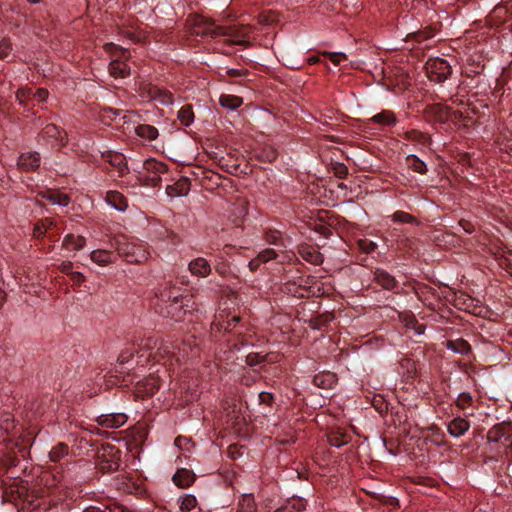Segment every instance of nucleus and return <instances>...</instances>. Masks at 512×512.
<instances>
[{"instance_id": "nucleus-57", "label": "nucleus", "mask_w": 512, "mask_h": 512, "mask_svg": "<svg viewBox=\"0 0 512 512\" xmlns=\"http://www.w3.org/2000/svg\"><path fill=\"white\" fill-rule=\"evenodd\" d=\"M458 224L463 228V230L466 233L471 234L475 231V226L470 221L461 219Z\"/></svg>"}, {"instance_id": "nucleus-58", "label": "nucleus", "mask_w": 512, "mask_h": 512, "mask_svg": "<svg viewBox=\"0 0 512 512\" xmlns=\"http://www.w3.org/2000/svg\"><path fill=\"white\" fill-rule=\"evenodd\" d=\"M247 74L246 69H229L227 70V75L230 77H242Z\"/></svg>"}, {"instance_id": "nucleus-31", "label": "nucleus", "mask_w": 512, "mask_h": 512, "mask_svg": "<svg viewBox=\"0 0 512 512\" xmlns=\"http://www.w3.org/2000/svg\"><path fill=\"white\" fill-rule=\"evenodd\" d=\"M90 257L93 262L101 266H105L112 262V253L108 250H93Z\"/></svg>"}, {"instance_id": "nucleus-51", "label": "nucleus", "mask_w": 512, "mask_h": 512, "mask_svg": "<svg viewBox=\"0 0 512 512\" xmlns=\"http://www.w3.org/2000/svg\"><path fill=\"white\" fill-rule=\"evenodd\" d=\"M266 359V356L260 355L259 353H249L246 356V363L249 366H255L259 363L264 362Z\"/></svg>"}, {"instance_id": "nucleus-63", "label": "nucleus", "mask_w": 512, "mask_h": 512, "mask_svg": "<svg viewBox=\"0 0 512 512\" xmlns=\"http://www.w3.org/2000/svg\"><path fill=\"white\" fill-rule=\"evenodd\" d=\"M261 263L260 260H258V257L256 259H253L249 262V267L251 270H256Z\"/></svg>"}, {"instance_id": "nucleus-38", "label": "nucleus", "mask_w": 512, "mask_h": 512, "mask_svg": "<svg viewBox=\"0 0 512 512\" xmlns=\"http://www.w3.org/2000/svg\"><path fill=\"white\" fill-rule=\"evenodd\" d=\"M428 112L435 115L436 119L438 121H445L448 119L449 116V109L446 106H443L442 104H433L427 108Z\"/></svg>"}, {"instance_id": "nucleus-56", "label": "nucleus", "mask_w": 512, "mask_h": 512, "mask_svg": "<svg viewBox=\"0 0 512 512\" xmlns=\"http://www.w3.org/2000/svg\"><path fill=\"white\" fill-rule=\"evenodd\" d=\"M49 96V92L45 88H39L35 93H33V97L37 99L39 102H44Z\"/></svg>"}, {"instance_id": "nucleus-43", "label": "nucleus", "mask_w": 512, "mask_h": 512, "mask_svg": "<svg viewBox=\"0 0 512 512\" xmlns=\"http://www.w3.org/2000/svg\"><path fill=\"white\" fill-rule=\"evenodd\" d=\"M331 170L334 175L340 179H344L348 175V168L344 163L334 162L331 164Z\"/></svg>"}, {"instance_id": "nucleus-59", "label": "nucleus", "mask_w": 512, "mask_h": 512, "mask_svg": "<svg viewBox=\"0 0 512 512\" xmlns=\"http://www.w3.org/2000/svg\"><path fill=\"white\" fill-rule=\"evenodd\" d=\"M59 268L65 274H72L73 263L71 261H64Z\"/></svg>"}, {"instance_id": "nucleus-55", "label": "nucleus", "mask_w": 512, "mask_h": 512, "mask_svg": "<svg viewBox=\"0 0 512 512\" xmlns=\"http://www.w3.org/2000/svg\"><path fill=\"white\" fill-rule=\"evenodd\" d=\"M122 35L134 43H138V42L142 41V39H143V37L140 34H137L136 32L131 31V30L122 31Z\"/></svg>"}, {"instance_id": "nucleus-53", "label": "nucleus", "mask_w": 512, "mask_h": 512, "mask_svg": "<svg viewBox=\"0 0 512 512\" xmlns=\"http://www.w3.org/2000/svg\"><path fill=\"white\" fill-rule=\"evenodd\" d=\"M329 442L332 446L341 447L347 443V440L343 435H330Z\"/></svg>"}, {"instance_id": "nucleus-17", "label": "nucleus", "mask_w": 512, "mask_h": 512, "mask_svg": "<svg viewBox=\"0 0 512 512\" xmlns=\"http://www.w3.org/2000/svg\"><path fill=\"white\" fill-rule=\"evenodd\" d=\"M188 269L192 275L201 278L207 277L211 273V266L203 257L192 260L188 265Z\"/></svg>"}, {"instance_id": "nucleus-44", "label": "nucleus", "mask_w": 512, "mask_h": 512, "mask_svg": "<svg viewBox=\"0 0 512 512\" xmlns=\"http://www.w3.org/2000/svg\"><path fill=\"white\" fill-rule=\"evenodd\" d=\"M434 35H435V29H433L431 27H427L423 31H418V32L413 33V38L417 42H422V41L432 38Z\"/></svg>"}, {"instance_id": "nucleus-52", "label": "nucleus", "mask_w": 512, "mask_h": 512, "mask_svg": "<svg viewBox=\"0 0 512 512\" xmlns=\"http://www.w3.org/2000/svg\"><path fill=\"white\" fill-rule=\"evenodd\" d=\"M277 256L274 249L268 248L263 251H261L258 254V260H260L262 263H266L272 259H275Z\"/></svg>"}, {"instance_id": "nucleus-62", "label": "nucleus", "mask_w": 512, "mask_h": 512, "mask_svg": "<svg viewBox=\"0 0 512 512\" xmlns=\"http://www.w3.org/2000/svg\"><path fill=\"white\" fill-rule=\"evenodd\" d=\"M188 442H189V440L186 437H183V436H178L175 439V445L178 446V447H182L183 444H186Z\"/></svg>"}, {"instance_id": "nucleus-12", "label": "nucleus", "mask_w": 512, "mask_h": 512, "mask_svg": "<svg viewBox=\"0 0 512 512\" xmlns=\"http://www.w3.org/2000/svg\"><path fill=\"white\" fill-rule=\"evenodd\" d=\"M102 158L115 168L120 175H123L128 170L126 158L122 153L106 151L102 154Z\"/></svg>"}, {"instance_id": "nucleus-30", "label": "nucleus", "mask_w": 512, "mask_h": 512, "mask_svg": "<svg viewBox=\"0 0 512 512\" xmlns=\"http://www.w3.org/2000/svg\"><path fill=\"white\" fill-rule=\"evenodd\" d=\"M371 121L381 126H392L396 123V116L392 111L383 110L382 112L374 115Z\"/></svg>"}, {"instance_id": "nucleus-39", "label": "nucleus", "mask_w": 512, "mask_h": 512, "mask_svg": "<svg viewBox=\"0 0 512 512\" xmlns=\"http://www.w3.org/2000/svg\"><path fill=\"white\" fill-rule=\"evenodd\" d=\"M178 119L185 126H188L193 122L194 113L191 105H184L183 107H181V109L178 112Z\"/></svg>"}, {"instance_id": "nucleus-9", "label": "nucleus", "mask_w": 512, "mask_h": 512, "mask_svg": "<svg viewBox=\"0 0 512 512\" xmlns=\"http://www.w3.org/2000/svg\"><path fill=\"white\" fill-rule=\"evenodd\" d=\"M455 306L463 311L468 313L479 315L483 311V307L481 302L466 293H459L455 297Z\"/></svg>"}, {"instance_id": "nucleus-23", "label": "nucleus", "mask_w": 512, "mask_h": 512, "mask_svg": "<svg viewBox=\"0 0 512 512\" xmlns=\"http://www.w3.org/2000/svg\"><path fill=\"white\" fill-rule=\"evenodd\" d=\"M470 428V422L462 417L454 418L448 425V432L453 437H461Z\"/></svg>"}, {"instance_id": "nucleus-10", "label": "nucleus", "mask_w": 512, "mask_h": 512, "mask_svg": "<svg viewBox=\"0 0 512 512\" xmlns=\"http://www.w3.org/2000/svg\"><path fill=\"white\" fill-rule=\"evenodd\" d=\"M118 252L120 255L124 256L129 263H140L146 259L145 252L141 247L128 242L121 243L118 247Z\"/></svg>"}, {"instance_id": "nucleus-64", "label": "nucleus", "mask_w": 512, "mask_h": 512, "mask_svg": "<svg viewBox=\"0 0 512 512\" xmlns=\"http://www.w3.org/2000/svg\"><path fill=\"white\" fill-rule=\"evenodd\" d=\"M504 11H505V8L504 7H499V6L495 7L494 10H493L494 14L497 15V16H500L502 14V12H504Z\"/></svg>"}, {"instance_id": "nucleus-46", "label": "nucleus", "mask_w": 512, "mask_h": 512, "mask_svg": "<svg viewBox=\"0 0 512 512\" xmlns=\"http://www.w3.org/2000/svg\"><path fill=\"white\" fill-rule=\"evenodd\" d=\"M358 246L362 252L367 254L374 252L377 248V244L369 239H360Z\"/></svg>"}, {"instance_id": "nucleus-8", "label": "nucleus", "mask_w": 512, "mask_h": 512, "mask_svg": "<svg viewBox=\"0 0 512 512\" xmlns=\"http://www.w3.org/2000/svg\"><path fill=\"white\" fill-rule=\"evenodd\" d=\"M191 303L192 298L187 296L181 299V301H176L165 305L162 309L165 310V313L168 317L179 322L184 320L186 313L189 311L188 308L190 307Z\"/></svg>"}, {"instance_id": "nucleus-33", "label": "nucleus", "mask_w": 512, "mask_h": 512, "mask_svg": "<svg viewBox=\"0 0 512 512\" xmlns=\"http://www.w3.org/2000/svg\"><path fill=\"white\" fill-rule=\"evenodd\" d=\"M55 225V221L52 218H44L39 220L33 228V236L35 238H42L46 231Z\"/></svg>"}, {"instance_id": "nucleus-32", "label": "nucleus", "mask_w": 512, "mask_h": 512, "mask_svg": "<svg viewBox=\"0 0 512 512\" xmlns=\"http://www.w3.org/2000/svg\"><path fill=\"white\" fill-rule=\"evenodd\" d=\"M219 103L222 107L235 110L242 105L243 100L235 95L223 94L219 97Z\"/></svg>"}, {"instance_id": "nucleus-41", "label": "nucleus", "mask_w": 512, "mask_h": 512, "mask_svg": "<svg viewBox=\"0 0 512 512\" xmlns=\"http://www.w3.org/2000/svg\"><path fill=\"white\" fill-rule=\"evenodd\" d=\"M392 221L396 223L418 224L417 219L404 211H396L392 214Z\"/></svg>"}, {"instance_id": "nucleus-7", "label": "nucleus", "mask_w": 512, "mask_h": 512, "mask_svg": "<svg viewBox=\"0 0 512 512\" xmlns=\"http://www.w3.org/2000/svg\"><path fill=\"white\" fill-rule=\"evenodd\" d=\"M143 169L147 173L149 184L156 186L161 180V175L168 171V166L156 159H148L144 162Z\"/></svg>"}, {"instance_id": "nucleus-1", "label": "nucleus", "mask_w": 512, "mask_h": 512, "mask_svg": "<svg viewBox=\"0 0 512 512\" xmlns=\"http://www.w3.org/2000/svg\"><path fill=\"white\" fill-rule=\"evenodd\" d=\"M104 50L112 56L117 57L116 59L112 60L109 64L110 75L114 78H125L126 76H128L130 74V67L126 63V61L120 60L129 59L130 54L128 50L112 42L106 43L104 45Z\"/></svg>"}, {"instance_id": "nucleus-2", "label": "nucleus", "mask_w": 512, "mask_h": 512, "mask_svg": "<svg viewBox=\"0 0 512 512\" xmlns=\"http://www.w3.org/2000/svg\"><path fill=\"white\" fill-rule=\"evenodd\" d=\"M186 23L191 28L192 34L196 36L213 39L220 37L221 25H216L215 21L209 17L192 14L188 16Z\"/></svg>"}, {"instance_id": "nucleus-49", "label": "nucleus", "mask_w": 512, "mask_h": 512, "mask_svg": "<svg viewBox=\"0 0 512 512\" xmlns=\"http://www.w3.org/2000/svg\"><path fill=\"white\" fill-rule=\"evenodd\" d=\"M12 51V44L10 39L3 38L0 40V59H4L10 55Z\"/></svg>"}, {"instance_id": "nucleus-37", "label": "nucleus", "mask_w": 512, "mask_h": 512, "mask_svg": "<svg viewBox=\"0 0 512 512\" xmlns=\"http://www.w3.org/2000/svg\"><path fill=\"white\" fill-rule=\"evenodd\" d=\"M407 165L410 169H412L414 172L424 174L426 172V165L425 163L420 160L417 156L410 154L406 157Z\"/></svg>"}, {"instance_id": "nucleus-36", "label": "nucleus", "mask_w": 512, "mask_h": 512, "mask_svg": "<svg viewBox=\"0 0 512 512\" xmlns=\"http://www.w3.org/2000/svg\"><path fill=\"white\" fill-rule=\"evenodd\" d=\"M83 512H129L124 506L112 503L109 505H103L102 507L89 506L83 510Z\"/></svg>"}, {"instance_id": "nucleus-11", "label": "nucleus", "mask_w": 512, "mask_h": 512, "mask_svg": "<svg viewBox=\"0 0 512 512\" xmlns=\"http://www.w3.org/2000/svg\"><path fill=\"white\" fill-rule=\"evenodd\" d=\"M17 165L25 172L35 171L40 166V155L36 151L22 153L17 160Z\"/></svg>"}, {"instance_id": "nucleus-6", "label": "nucleus", "mask_w": 512, "mask_h": 512, "mask_svg": "<svg viewBox=\"0 0 512 512\" xmlns=\"http://www.w3.org/2000/svg\"><path fill=\"white\" fill-rule=\"evenodd\" d=\"M98 458L99 467L104 472L116 471L120 466V452L114 446L103 447Z\"/></svg>"}, {"instance_id": "nucleus-29", "label": "nucleus", "mask_w": 512, "mask_h": 512, "mask_svg": "<svg viewBox=\"0 0 512 512\" xmlns=\"http://www.w3.org/2000/svg\"><path fill=\"white\" fill-rule=\"evenodd\" d=\"M446 347L451 351L461 355H467L471 352L470 344L462 338L456 340H447Z\"/></svg>"}, {"instance_id": "nucleus-4", "label": "nucleus", "mask_w": 512, "mask_h": 512, "mask_svg": "<svg viewBox=\"0 0 512 512\" xmlns=\"http://www.w3.org/2000/svg\"><path fill=\"white\" fill-rule=\"evenodd\" d=\"M428 78L436 83L445 81L452 73L450 64L443 58H430L425 64Z\"/></svg>"}, {"instance_id": "nucleus-60", "label": "nucleus", "mask_w": 512, "mask_h": 512, "mask_svg": "<svg viewBox=\"0 0 512 512\" xmlns=\"http://www.w3.org/2000/svg\"><path fill=\"white\" fill-rule=\"evenodd\" d=\"M263 153L266 154L265 157L269 162H273L274 160H276L278 156L277 151L272 148L269 149L268 151H263Z\"/></svg>"}, {"instance_id": "nucleus-26", "label": "nucleus", "mask_w": 512, "mask_h": 512, "mask_svg": "<svg viewBox=\"0 0 512 512\" xmlns=\"http://www.w3.org/2000/svg\"><path fill=\"white\" fill-rule=\"evenodd\" d=\"M241 321L240 316H232L230 319H223V315L219 314L217 322L213 323V327L217 331H223L224 333L231 332L236 325Z\"/></svg>"}, {"instance_id": "nucleus-40", "label": "nucleus", "mask_w": 512, "mask_h": 512, "mask_svg": "<svg viewBox=\"0 0 512 512\" xmlns=\"http://www.w3.org/2000/svg\"><path fill=\"white\" fill-rule=\"evenodd\" d=\"M256 504L251 495H243L239 501L238 512H255Z\"/></svg>"}, {"instance_id": "nucleus-20", "label": "nucleus", "mask_w": 512, "mask_h": 512, "mask_svg": "<svg viewBox=\"0 0 512 512\" xmlns=\"http://www.w3.org/2000/svg\"><path fill=\"white\" fill-rule=\"evenodd\" d=\"M174 484L179 488H188L195 481V474L193 471L181 468L176 471L172 478Z\"/></svg>"}, {"instance_id": "nucleus-18", "label": "nucleus", "mask_w": 512, "mask_h": 512, "mask_svg": "<svg viewBox=\"0 0 512 512\" xmlns=\"http://www.w3.org/2000/svg\"><path fill=\"white\" fill-rule=\"evenodd\" d=\"M298 253L305 261L313 265H320L323 262V255L308 244L300 245L298 247Z\"/></svg>"}, {"instance_id": "nucleus-14", "label": "nucleus", "mask_w": 512, "mask_h": 512, "mask_svg": "<svg viewBox=\"0 0 512 512\" xmlns=\"http://www.w3.org/2000/svg\"><path fill=\"white\" fill-rule=\"evenodd\" d=\"M400 322L407 329L413 330L416 335H423L425 332V325L418 322L415 315L410 311L399 313Z\"/></svg>"}, {"instance_id": "nucleus-24", "label": "nucleus", "mask_w": 512, "mask_h": 512, "mask_svg": "<svg viewBox=\"0 0 512 512\" xmlns=\"http://www.w3.org/2000/svg\"><path fill=\"white\" fill-rule=\"evenodd\" d=\"M512 430L511 426L502 424L495 425L487 433V440L489 442L502 444L508 433Z\"/></svg>"}, {"instance_id": "nucleus-54", "label": "nucleus", "mask_w": 512, "mask_h": 512, "mask_svg": "<svg viewBox=\"0 0 512 512\" xmlns=\"http://www.w3.org/2000/svg\"><path fill=\"white\" fill-rule=\"evenodd\" d=\"M259 401L261 404L271 406L274 401V397L271 393L263 391L259 393Z\"/></svg>"}, {"instance_id": "nucleus-47", "label": "nucleus", "mask_w": 512, "mask_h": 512, "mask_svg": "<svg viewBox=\"0 0 512 512\" xmlns=\"http://www.w3.org/2000/svg\"><path fill=\"white\" fill-rule=\"evenodd\" d=\"M323 56L328 57V59L334 64L339 65L343 60H346L347 57L342 52H328L325 51L322 53Z\"/></svg>"}, {"instance_id": "nucleus-42", "label": "nucleus", "mask_w": 512, "mask_h": 512, "mask_svg": "<svg viewBox=\"0 0 512 512\" xmlns=\"http://www.w3.org/2000/svg\"><path fill=\"white\" fill-rule=\"evenodd\" d=\"M197 505L196 497L192 494H186L181 501L180 509L184 512L193 510Z\"/></svg>"}, {"instance_id": "nucleus-45", "label": "nucleus", "mask_w": 512, "mask_h": 512, "mask_svg": "<svg viewBox=\"0 0 512 512\" xmlns=\"http://www.w3.org/2000/svg\"><path fill=\"white\" fill-rule=\"evenodd\" d=\"M456 404L461 409H466L471 406L472 404V396L468 392H462L459 394Z\"/></svg>"}, {"instance_id": "nucleus-19", "label": "nucleus", "mask_w": 512, "mask_h": 512, "mask_svg": "<svg viewBox=\"0 0 512 512\" xmlns=\"http://www.w3.org/2000/svg\"><path fill=\"white\" fill-rule=\"evenodd\" d=\"M337 381V375L330 371H322L316 374L313 379V383L322 389H332Z\"/></svg>"}, {"instance_id": "nucleus-28", "label": "nucleus", "mask_w": 512, "mask_h": 512, "mask_svg": "<svg viewBox=\"0 0 512 512\" xmlns=\"http://www.w3.org/2000/svg\"><path fill=\"white\" fill-rule=\"evenodd\" d=\"M106 201L116 210L124 211L128 207L127 199L117 191H109L106 194Z\"/></svg>"}, {"instance_id": "nucleus-61", "label": "nucleus", "mask_w": 512, "mask_h": 512, "mask_svg": "<svg viewBox=\"0 0 512 512\" xmlns=\"http://www.w3.org/2000/svg\"><path fill=\"white\" fill-rule=\"evenodd\" d=\"M71 279L73 281H76L77 283H81L84 281L85 277L82 273L80 272H72L71 274Z\"/></svg>"}, {"instance_id": "nucleus-25", "label": "nucleus", "mask_w": 512, "mask_h": 512, "mask_svg": "<svg viewBox=\"0 0 512 512\" xmlns=\"http://www.w3.org/2000/svg\"><path fill=\"white\" fill-rule=\"evenodd\" d=\"M39 196H41L43 199L48 200L53 205H59V206H67L70 202V198L65 193H60L55 190H47L45 192H40Z\"/></svg>"}, {"instance_id": "nucleus-50", "label": "nucleus", "mask_w": 512, "mask_h": 512, "mask_svg": "<svg viewBox=\"0 0 512 512\" xmlns=\"http://www.w3.org/2000/svg\"><path fill=\"white\" fill-rule=\"evenodd\" d=\"M265 240L274 245H281L282 244V236L279 231H268L265 234Z\"/></svg>"}, {"instance_id": "nucleus-22", "label": "nucleus", "mask_w": 512, "mask_h": 512, "mask_svg": "<svg viewBox=\"0 0 512 512\" xmlns=\"http://www.w3.org/2000/svg\"><path fill=\"white\" fill-rule=\"evenodd\" d=\"M373 279L379 286L386 290H392L397 285V281L394 276L383 269H376L374 271Z\"/></svg>"}, {"instance_id": "nucleus-13", "label": "nucleus", "mask_w": 512, "mask_h": 512, "mask_svg": "<svg viewBox=\"0 0 512 512\" xmlns=\"http://www.w3.org/2000/svg\"><path fill=\"white\" fill-rule=\"evenodd\" d=\"M157 296L159 297L160 301L165 306L172 302L181 301V299L187 297L188 295H182L180 293L179 288H177L176 286L167 284L159 290V293Z\"/></svg>"}, {"instance_id": "nucleus-27", "label": "nucleus", "mask_w": 512, "mask_h": 512, "mask_svg": "<svg viewBox=\"0 0 512 512\" xmlns=\"http://www.w3.org/2000/svg\"><path fill=\"white\" fill-rule=\"evenodd\" d=\"M86 244V239L80 235L68 234L64 237L62 246L70 251H78Z\"/></svg>"}, {"instance_id": "nucleus-15", "label": "nucleus", "mask_w": 512, "mask_h": 512, "mask_svg": "<svg viewBox=\"0 0 512 512\" xmlns=\"http://www.w3.org/2000/svg\"><path fill=\"white\" fill-rule=\"evenodd\" d=\"M127 419L124 413H111L99 416L98 423L106 428H119L127 422Z\"/></svg>"}, {"instance_id": "nucleus-3", "label": "nucleus", "mask_w": 512, "mask_h": 512, "mask_svg": "<svg viewBox=\"0 0 512 512\" xmlns=\"http://www.w3.org/2000/svg\"><path fill=\"white\" fill-rule=\"evenodd\" d=\"M139 95L148 101H156L161 105H171L174 102L173 94L164 88H160L151 83H141L139 86Z\"/></svg>"}, {"instance_id": "nucleus-21", "label": "nucleus", "mask_w": 512, "mask_h": 512, "mask_svg": "<svg viewBox=\"0 0 512 512\" xmlns=\"http://www.w3.org/2000/svg\"><path fill=\"white\" fill-rule=\"evenodd\" d=\"M65 137L66 133L53 123L47 124L39 134V138H42L47 141L56 140L59 141L61 144L64 143Z\"/></svg>"}, {"instance_id": "nucleus-35", "label": "nucleus", "mask_w": 512, "mask_h": 512, "mask_svg": "<svg viewBox=\"0 0 512 512\" xmlns=\"http://www.w3.org/2000/svg\"><path fill=\"white\" fill-rule=\"evenodd\" d=\"M136 134L141 138H145L147 140H155L158 137V130L148 124H141L136 127Z\"/></svg>"}, {"instance_id": "nucleus-34", "label": "nucleus", "mask_w": 512, "mask_h": 512, "mask_svg": "<svg viewBox=\"0 0 512 512\" xmlns=\"http://www.w3.org/2000/svg\"><path fill=\"white\" fill-rule=\"evenodd\" d=\"M69 454V446L63 442L56 444L49 452V458L53 462H59Z\"/></svg>"}, {"instance_id": "nucleus-5", "label": "nucleus", "mask_w": 512, "mask_h": 512, "mask_svg": "<svg viewBox=\"0 0 512 512\" xmlns=\"http://www.w3.org/2000/svg\"><path fill=\"white\" fill-rule=\"evenodd\" d=\"M220 37H228V42L232 45H249V33L250 29L246 26H222L220 29Z\"/></svg>"}, {"instance_id": "nucleus-16", "label": "nucleus", "mask_w": 512, "mask_h": 512, "mask_svg": "<svg viewBox=\"0 0 512 512\" xmlns=\"http://www.w3.org/2000/svg\"><path fill=\"white\" fill-rule=\"evenodd\" d=\"M190 190V180L187 177L179 178L175 183L166 187V193L170 197H181L188 194Z\"/></svg>"}, {"instance_id": "nucleus-48", "label": "nucleus", "mask_w": 512, "mask_h": 512, "mask_svg": "<svg viewBox=\"0 0 512 512\" xmlns=\"http://www.w3.org/2000/svg\"><path fill=\"white\" fill-rule=\"evenodd\" d=\"M31 96H33V92L29 87H22L16 92V99L21 105H23Z\"/></svg>"}]
</instances>
